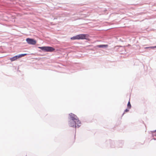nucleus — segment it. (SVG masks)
Returning a JSON list of instances; mask_svg holds the SVG:
<instances>
[{"instance_id":"1a4fd4ad","label":"nucleus","mask_w":156,"mask_h":156,"mask_svg":"<svg viewBox=\"0 0 156 156\" xmlns=\"http://www.w3.org/2000/svg\"><path fill=\"white\" fill-rule=\"evenodd\" d=\"M127 108L128 109H130L131 108V105L129 101L127 104Z\"/></svg>"},{"instance_id":"f257e3e1","label":"nucleus","mask_w":156,"mask_h":156,"mask_svg":"<svg viewBox=\"0 0 156 156\" xmlns=\"http://www.w3.org/2000/svg\"><path fill=\"white\" fill-rule=\"evenodd\" d=\"M70 119H71V121H75L77 122V124H81L78 118L75 115L71 113L69 114Z\"/></svg>"},{"instance_id":"6e6552de","label":"nucleus","mask_w":156,"mask_h":156,"mask_svg":"<svg viewBox=\"0 0 156 156\" xmlns=\"http://www.w3.org/2000/svg\"><path fill=\"white\" fill-rule=\"evenodd\" d=\"M71 40H78L77 35L71 37Z\"/></svg>"},{"instance_id":"f03ea898","label":"nucleus","mask_w":156,"mask_h":156,"mask_svg":"<svg viewBox=\"0 0 156 156\" xmlns=\"http://www.w3.org/2000/svg\"><path fill=\"white\" fill-rule=\"evenodd\" d=\"M39 48L42 50L47 52H52L55 50L54 48L51 47H39Z\"/></svg>"},{"instance_id":"ddd939ff","label":"nucleus","mask_w":156,"mask_h":156,"mask_svg":"<svg viewBox=\"0 0 156 156\" xmlns=\"http://www.w3.org/2000/svg\"><path fill=\"white\" fill-rule=\"evenodd\" d=\"M148 48H149V47H146L145 48V49H147Z\"/></svg>"},{"instance_id":"7ed1b4c3","label":"nucleus","mask_w":156,"mask_h":156,"mask_svg":"<svg viewBox=\"0 0 156 156\" xmlns=\"http://www.w3.org/2000/svg\"><path fill=\"white\" fill-rule=\"evenodd\" d=\"M78 40H83L86 39L88 40L89 35L87 34H80L77 35Z\"/></svg>"},{"instance_id":"20e7f679","label":"nucleus","mask_w":156,"mask_h":156,"mask_svg":"<svg viewBox=\"0 0 156 156\" xmlns=\"http://www.w3.org/2000/svg\"><path fill=\"white\" fill-rule=\"evenodd\" d=\"M69 125L70 127H75L76 128V127H79L80 124H77L76 121H70L69 123Z\"/></svg>"},{"instance_id":"0eeeda50","label":"nucleus","mask_w":156,"mask_h":156,"mask_svg":"<svg viewBox=\"0 0 156 156\" xmlns=\"http://www.w3.org/2000/svg\"><path fill=\"white\" fill-rule=\"evenodd\" d=\"M108 46V45H98L97 47L98 48H102L104 47H107Z\"/></svg>"},{"instance_id":"39448f33","label":"nucleus","mask_w":156,"mask_h":156,"mask_svg":"<svg viewBox=\"0 0 156 156\" xmlns=\"http://www.w3.org/2000/svg\"><path fill=\"white\" fill-rule=\"evenodd\" d=\"M27 55V54H20L18 55L15 56L13 57L10 58L9 59L11 60V61L12 62L16 60L17 59L21 58Z\"/></svg>"},{"instance_id":"9b49d317","label":"nucleus","mask_w":156,"mask_h":156,"mask_svg":"<svg viewBox=\"0 0 156 156\" xmlns=\"http://www.w3.org/2000/svg\"><path fill=\"white\" fill-rule=\"evenodd\" d=\"M149 48H150L153 49L155 48H156V46H154L149 47Z\"/></svg>"},{"instance_id":"9d476101","label":"nucleus","mask_w":156,"mask_h":156,"mask_svg":"<svg viewBox=\"0 0 156 156\" xmlns=\"http://www.w3.org/2000/svg\"><path fill=\"white\" fill-rule=\"evenodd\" d=\"M129 109H128L127 108V109H126L124 111V112H128L129 110Z\"/></svg>"},{"instance_id":"423d86ee","label":"nucleus","mask_w":156,"mask_h":156,"mask_svg":"<svg viewBox=\"0 0 156 156\" xmlns=\"http://www.w3.org/2000/svg\"><path fill=\"white\" fill-rule=\"evenodd\" d=\"M26 41L27 42L30 44L35 45L36 43V41L33 39L27 38Z\"/></svg>"},{"instance_id":"f8f14e48","label":"nucleus","mask_w":156,"mask_h":156,"mask_svg":"<svg viewBox=\"0 0 156 156\" xmlns=\"http://www.w3.org/2000/svg\"><path fill=\"white\" fill-rule=\"evenodd\" d=\"M156 132V130L154 131V132L153 134V136H154V133H155V132Z\"/></svg>"}]
</instances>
